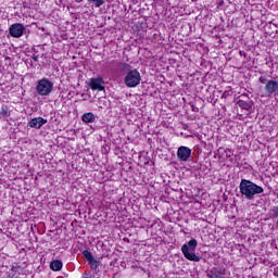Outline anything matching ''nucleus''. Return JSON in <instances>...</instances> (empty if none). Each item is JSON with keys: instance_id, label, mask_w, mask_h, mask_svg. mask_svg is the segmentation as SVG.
<instances>
[{"instance_id": "obj_15", "label": "nucleus", "mask_w": 278, "mask_h": 278, "mask_svg": "<svg viewBox=\"0 0 278 278\" xmlns=\"http://www.w3.org/2000/svg\"><path fill=\"white\" fill-rule=\"evenodd\" d=\"M83 255H84L85 260H87L88 264L96 260L94 256L92 255V252H90L88 250L83 251Z\"/></svg>"}, {"instance_id": "obj_8", "label": "nucleus", "mask_w": 278, "mask_h": 278, "mask_svg": "<svg viewBox=\"0 0 278 278\" xmlns=\"http://www.w3.org/2000/svg\"><path fill=\"white\" fill-rule=\"evenodd\" d=\"M103 84H105L103 77L91 78L89 80V87L91 88V90H99V92L105 90Z\"/></svg>"}, {"instance_id": "obj_19", "label": "nucleus", "mask_w": 278, "mask_h": 278, "mask_svg": "<svg viewBox=\"0 0 278 278\" xmlns=\"http://www.w3.org/2000/svg\"><path fill=\"white\" fill-rule=\"evenodd\" d=\"M31 59L34 60V62H38V55L34 54Z\"/></svg>"}, {"instance_id": "obj_13", "label": "nucleus", "mask_w": 278, "mask_h": 278, "mask_svg": "<svg viewBox=\"0 0 278 278\" xmlns=\"http://www.w3.org/2000/svg\"><path fill=\"white\" fill-rule=\"evenodd\" d=\"M62 261L60 260H54L50 263V268L51 270H54L55 273H58V270H62Z\"/></svg>"}, {"instance_id": "obj_7", "label": "nucleus", "mask_w": 278, "mask_h": 278, "mask_svg": "<svg viewBox=\"0 0 278 278\" xmlns=\"http://www.w3.org/2000/svg\"><path fill=\"white\" fill-rule=\"evenodd\" d=\"M26 30L27 28L25 27V25L21 23L12 24L9 27V34L12 38H21Z\"/></svg>"}, {"instance_id": "obj_6", "label": "nucleus", "mask_w": 278, "mask_h": 278, "mask_svg": "<svg viewBox=\"0 0 278 278\" xmlns=\"http://www.w3.org/2000/svg\"><path fill=\"white\" fill-rule=\"evenodd\" d=\"M178 162H190L192 160V149L186 146H181L177 150Z\"/></svg>"}, {"instance_id": "obj_21", "label": "nucleus", "mask_w": 278, "mask_h": 278, "mask_svg": "<svg viewBox=\"0 0 278 278\" xmlns=\"http://www.w3.org/2000/svg\"><path fill=\"white\" fill-rule=\"evenodd\" d=\"M84 278H88V277L84 276Z\"/></svg>"}, {"instance_id": "obj_2", "label": "nucleus", "mask_w": 278, "mask_h": 278, "mask_svg": "<svg viewBox=\"0 0 278 278\" xmlns=\"http://www.w3.org/2000/svg\"><path fill=\"white\" fill-rule=\"evenodd\" d=\"M239 190L241 197H244L248 201H253L257 194H262L264 192V188L262 186L244 178L241 179Z\"/></svg>"}, {"instance_id": "obj_18", "label": "nucleus", "mask_w": 278, "mask_h": 278, "mask_svg": "<svg viewBox=\"0 0 278 278\" xmlns=\"http://www.w3.org/2000/svg\"><path fill=\"white\" fill-rule=\"evenodd\" d=\"M55 4L59 5V8H64V0L55 1Z\"/></svg>"}, {"instance_id": "obj_12", "label": "nucleus", "mask_w": 278, "mask_h": 278, "mask_svg": "<svg viewBox=\"0 0 278 278\" xmlns=\"http://www.w3.org/2000/svg\"><path fill=\"white\" fill-rule=\"evenodd\" d=\"M237 105H239L241 108V110H245L247 112H251V110L253 109V104H251V102H247L244 100L237 101Z\"/></svg>"}, {"instance_id": "obj_4", "label": "nucleus", "mask_w": 278, "mask_h": 278, "mask_svg": "<svg viewBox=\"0 0 278 278\" xmlns=\"http://www.w3.org/2000/svg\"><path fill=\"white\" fill-rule=\"evenodd\" d=\"M36 91L39 97H49L53 92V81L49 78H41L37 81Z\"/></svg>"}, {"instance_id": "obj_17", "label": "nucleus", "mask_w": 278, "mask_h": 278, "mask_svg": "<svg viewBox=\"0 0 278 278\" xmlns=\"http://www.w3.org/2000/svg\"><path fill=\"white\" fill-rule=\"evenodd\" d=\"M88 3H92L94 8H101L102 5H105V0H87Z\"/></svg>"}, {"instance_id": "obj_14", "label": "nucleus", "mask_w": 278, "mask_h": 278, "mask_svg": "<svg viewBox=\"0 0 278 278\" xmlns=\"http://www.w3.org/2000/svg\"><path fill=\"white\" fill-rule=\"evenodd\" d=\"M91 270L96 273V275L99 273V261L97 258H93V261L89 262Z\"/></svg>"}, {"instance_id": "obj_16", "label": "nucleus", "mask_w": 278, "mask_h": 278, "mask_svg": "<svg viewBox=\"0 0 278 278\" xmlns=\"http://www.w3.org/2000/svg\"><path fill=\"white\" fill-rule=\"evenodd\" d=\"M0 116H3V118H8V116H10V109L8 108V105L1 106Z\"/></svg>"}, {"instance_id": "obj_1", "label": "nucleus", "mask_w": 278, "mask_h": 278, "mask_svg": "<svg viewBox=\"0 0 278 278\" xmlns=\"http://www.w3.org/2000/svg\"><path fill=\"white\" fill-rule=\"evenodd\" d=\"M118 70L121 75H125L124 84L126 88H138L140 86L142 75L136 68H131L129 63H119Z\"/></svg>"}, {"instance_id": "obj_5", "label": "nucleus", "mask_w": 278, "mask_h": 278, "mask_svg": "<svg viewBox=\"0 0 278 278\" xmlns=\"http://www.w3.org/2000/svg\"><path fill=\"white\" fill-rule=\"evenodd\" d=\"M261 84H265L264 90L266 97H277L278 94V81L277 80H267L266 76H261L258 78Z\"/></svg>"}, {"instance_id": "obj_10", "label": "nucleus", "mask_w": 278, "mask_h": 278, "mask_svg": "<svg viewBox=\"0 0 278 278\" xmlns=\"http://www.w3.org/2000/svg\"><path fill=\"white\" fill-rule=\"evenodd\" d=\"M42 125H47V119L43 117H35L28 122L27 127H31L33 129H40Z\"/></svg>"}, {"instance_id": "obj_20", "label": "nucleus", "mask_w": 278, "mask_h": 278, "mask_svg": "<svg viewBox=\"0 0 278 278\" xmlns=\"http://www.w3.org/2000/svg\"><path fill=\"white\" fill-rule=\"evenodd\" d=\"M76 1V3H81V1H84V0H75Z\"/></svg>"}, {"instance_id": "obj_3", "label": "nucleus", "mask_w": 278, "mask_h": 278, "mask_svg": "<svg viewBox=\"0 0 278 278\" xmlns=\"http://www.w3.org/2000/svg\"><path fill=\"white\" fill-rule=\"evenodd\" d=\"M198 245L199 242L197 241V239H191L189 242L182 244L181 253L186 257V260H188L189 262H201V260H203V257L194 253Z\"/></svg>"}, {"instance_id": "obj_11", "label": "nucleus", "mask_w": 278, "mask_h": 278, "mask_svg": "<svg viewBox=\"0 0 278 278\" xmlns=\"http://www.w3.org/2000/svg\"><path fill=\"white\" fill-rule=\"evenodd\" d=\"M83 123L88 125L89 123H94L97 121V115H94L92 112L85 113L81 116Z\"/></svg>"}, {"instance_id": "obj_9", "label": "nucleus", "mask_w": 278, "mask_h": 278, "mask_svg": "<svg viewBox=\"0 0 278 278\" xmlns=\"http://www.w3.org/2000/svg\"><path fill=\"white\" fill-rule=\"evenodd\" d=\"M226 271L223 267H212L206 270V276L208 278H225Z\"/></svg>"}]
</instances>
